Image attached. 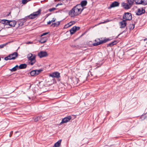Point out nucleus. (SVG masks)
Masks as SVG:
<instances>
[{"instance_id": "obj_1", "label": "nucleus", "mask_w": 147, "mask_h": 147, "mask_svg": "<svg viewBox=\"0 0 147 147\" xmlns=\"http://www.w3.org/2000/svg\"><path fill=\"white\" fill-rule=\"evenodd\" d=\"M83 9H81L80 4H77L69 11V15L71 17H74L80 14Z\"/></svg>"}, {"instance_id": "obj_2", "label": "nucleus", "mask_w": 147, "mask_h": 147, "mask_svg": "<svg viewBox=\"0 0 147 147\" xmlns=\"http://www.w3.org/2000/svg\"><path fill=\"white\" fill-rule=\"evenodd\" d=\"M41 11V9H39L38 11L34 12L29 16H26L25 18L21 20V21H23L24 22H25L28 20L33 19L36 18L38 17L40 15Z\"/></svg>"}, {"instance_id": "obj_3", "label": "nucleus", "mask_w": 147, "mask_h": 147, "mask_svg": "<svg viewBox=\"0 0 147 147\" xmlns=\"http://www.w3.org/2000/svg\"><path fill=\"white\" fill-rule=\"evenodd\" d=\"M27 58L29 61L28 63L30 65H33L36 62L35 56H33L31 53L27 55Z\"/></svg>"}, {"instance_id": "obj_4", "label": "nucleus", "mask_w": 147, "mask_h": 147, "mask_svg": "<svg viewBox=\"0 0 147 147\" xmlns=\"http://www.w3.org/2000/svg\"><path fill=\"white\" fill-rule=\"evenodd\" d=\"M109 38L104 39L103 40H100L99 38H97L95 40V42L93 43L94 46H96L100 45L101 44L104 43L110 40Z\"/></svg>"}, {"instance_id": "obj_5", "label": "nucleus", "mask_w": 147, "mask_h": 147, "mask_svg": "<svg viewBox=\"0 0 147 147\" xmlns=\"http://www.w3.org/2000/svg\"><path fill=\"white\" fill-rule=\"evenodd\" d=\"M132 18L131 14L129 12L125 13L123 16V18L125 21L130 20H131Z\"/></svg>"}, {"instance_id": "obj_6", "label": "nucleus", "mask_w": 147, "mask_h": 147, "mask_svg": "<svg viewBox=\"0 0 147 147\" xmlns=\"http://www.w3.org/2000/svg\"><path fill=\"white\" fill-rule=\"evenodd\" d=\"M42 69H40L39 70H35L31 71L30 72V75L32 76H35L40 74L42 71Z\"/></svg>"}, {"instance_id": "obj_7", "label": "nucleus", "mask_w": 147, "mask_h": 147, "mask_svg": "<svg viewBox=\"0 0 147 147\" xmlns=\"http://www.w3.org/2000/svg\"><path fill=\"white\" fill-rule=\"evenodd\" d=\"M71 119V116H68L66 117H65L62 119L61 122L60 124L62 123H65L69 122Z\"/></svg>"}, {"instance_id": "obj_8", "label": "nucleus", "mask_w": 147, "mask_h": 147, "mask_svg": "<svg viewBox=\"0 0 147 147\" xmlns=\"http://www.w3.org/2000/svg\"><path fill=\"white\" fill-rule=\"evenodd\" d=\"M49 76L53 78H59L60 77V74L57 72H55L50 74Z\"/></svg>"}, {"instance_id": "obj_9", "label": "nucleus", "mask_w": 147, "mask_h": 147, "mask_svg": "<svg viewBox=\"0 0 147 147\" xmlns=\"http://www.w3.org/2000/svg\"><path fill=\"white\" fill-rule=\"evenodd\" d=\"M38 55L40 58L47 57L48 56V54L45 51H41L38 53Z\"/></svg>"}, {"instance_id": "obj_10", "label": "nucleus", "mask_w": 147, "mask_h": 147, "mask_svg": "<svg viewBox=\"0 0 147 147\" xmlns=\"http://www.w3.org/2000/svg\"><path fill=\"white\" fill-rule=\"evenodd\" d=\"M80 28L79 27L74 26L70 30V34L71 35L74 34L77 30H79Z\"/></svg>"}, {"instance_id": "obj_11", "label": "nucleus", "mask_w": 147, "mask_h": 147, "mask_svg": "<svg viewBox=\"0 0 147 147\" xmlns=\"http://www.w3.org/2000/svg\"><path fill=\"white\" fill-rule=\"evenodd\" d=\"M119 24L120 26V28H123L126 26L127 25V22L126 21L123 20L122 21L119 22Z\"/></svg>"}, {"instance_id": "obj_12", "label": "nucleus", "mask_w": 147, "mask_h": 147, "mask_svg": "<svg viewBox=\"0 0 147 147\" xmlns=\"http://www.w3.org/2000/svg\"><path fill=\"white\" fill-rule=\"evenodd\" d=\"M145 9L143 8L138 9L136 14L138 15H140L145 13Z\"/></svg>"}, {"instance_id": "obj_13", "label": "nucleus", "mask_w": 147, "mask_h": 147, "mask_svg": "<svg viewBox=\"0 0 147 147\" xmlns=\"http://www.w3.org/2000/svg\"><path fill=\"white\" fill-rule=\"evenodd\" d=\"M119 5V3L117 1H114L110 5L109 9H111V8L118 6Z\"/></svg>"}, {"instance_id": "obj_14", "label": "nucleus", "mask_w": 147, "mask_h": 147, "mask_svg": "<svg viewBox=\"0 0 147 147\" xmlns=\"http://www.w3.org/2000/svg\"><path fill=\"white\" fill-rule=\"evenodd\" d=\"M121 5L124 8L126 9H129L131 7L128 4L124 2L122 3Z\"/></svg>"}, {"instance_id": "obj_15", "label": "nucleus", "mask_w": 147, "mask_h": 147, "mask_svg": "<svg viewBox=\"0 0 147 147\" xmlns=\"http://www.w3.org/2000/svg\"><path fill=\"white\" fill-rule=\"evenodd\" d=\"M87 3V2L86 0H83L82 1L81 3L80 4H79L81 6V9L83 8V7L85 6Z\"/></svg>"}, {"instance_id": "obj_16", "label": "nucleus", "mask_w": 147, "mask_h": 147, "mask_svg": "<svg viewBox=\"0 0 147 147\" xmlns=\"http://www.w3.org/2000/svg\"><path fill=\"white\" fill-rule=\"evenodd\" d=\"M16 23V22L15 20L9 21V25L11 27H14Z\"/></svg>"}, {"instance_id": "obj_17", "label": "nucleus", "mask_w": 147, "mask_h": 147, "mask_svg": "<svg viewBox=\"0 0 147 147\" xmlns=\"http://www.w3.org/2000/svg\"><path fill=\"white\" fill-rule=\"evenodd\" d=\"M47 40V37H42L40 40V42L41 43H43L46 42Z\"/></svg>"}, {"instance_id": "obj_18", "label": "nucleus", "mask_w": 147, "mask_h": 147, "mask_svg": "<svg viewBox=\"0 0 147 147\" xmlns=\"http://www.w3.org/2000/svg\"><path fill=\"white\" fill-rule=\"evenodd\" d=\"M9 20L3 19L1 20V23L6 25H9Z\"/></svg>"}, {"instance_id": "obj_19", "label": "nucleus", "mask_w": 147, "mask_h": 147, "mask_svg": "<svg viewBox=\"0 0 147 147\" xmlns=\"http://www.w3.org/2000/svg\"><path fill=\"white\" fill-rule=\"evenodd\" d=\"M4 59L7 61L8 60H11V59H15V58L12 57L11 54L9 55L6 57H5L4 58Z\"/></svg>"}, {"instance_id": "obj_20", "label": "nucleus", "mask_w": 147, "mask_h": 147, "mask_svg": "<svg viewBox=\"0 0 147 147\" xmlns=\"http://www.w3.org/2000/svg\"><path fill=\"white\" fill-rule=\"evenodd\" d=\"M117 43V42L115 40L114 41L108 44L107 45V47H111L114 45H116Z\"/></svg>"}, {"instance_id": "obj_21", "label": "nucleus", "mask_w": 147, "mask_h": 147, "mask_svg": "<svg viewBox=\"0 0 147 147\" xmlns=\"http://www.w3.org/2000/svg\"><path fill=\"white\" fill-rule=\"evenodd\" d=\"M61 140H59L55 143L54 145V147H59L61 145Z\"/></svg>"}, {"instance_id": "obj_22", "label": "nucleus", "mask_w": 147, "mask_h": 147, "mask_svg": "<svg viewBox=\"0 0 147 147\" xmlns=\"http://www.w3.org/2000/svg\"><path fill=\"white\" fill-rule=\"evenodd\" d=\"M27 66V65L26 64H20L19 66V68L20 69H22L25 68Z\"/></svg>"}, {"instance_id": "obj_23", "label": "nucleus", "mask_w": 147, "mask_h": 147, "mask_svg": "<svg viewBox=\"0 0 147 147\" xmlns=\"http://www.w3.org/2000/svg\"><path fill=\"white\" fill-rule=\"evenodd\" d=\"M128 4L131 7L134 2V0H127Z\"/></svg>"}, {"instance_id": "obj_24", "label": "nucleus", "mask_w": 147, "mask_h": 147, "mask_svg": "<svg viewBox=\"0 0 147 147\" xmlns=\"http://www.w3.org/2000/svg\"><path fill=\"white\" fill-rule=\"evenodd\" d=\"M134 24H131L129 25V28L130 30H132L134 29Z\"/></svg>"}, {"instance_id": "obj_25", "label": "nucleus", "mask_w": 147, "mask_h": 147, "mask_svg": "<svg viewBox=\"0 0 147 147\" xmlns=\"http://www.w3.org/2000/svg\"><path fill=\"white\" fill-rule=\"evenodd\" d=\"M134 1L136 4H142V0H135Z\"/></svg>"}, {"instance_id": "obj_26", "label": "nucleus", "mask_w": 147, "mask_h": 147, "mask_svg": "<svg viewBox=\"0 0 147 147\" xmlns=\"http://www.w3.org/2000/svg\"><path fill=\"white\" fill-rule=\"evenodd\" d=\"M74 22H70L68 23L65 26V27L66 28H68V27L70 26L73 25L74 24L73 23Z\"/></svg>"}, {"instance_id": "obj_27", "label": "nucleus", "mask_w": 147, "mask_h": 147, "mask_svg": "<svg viewBox=\"0 0 147 147\" xmlns=\"http://www.w3.org/2000/svg\"><path fill=\"white\" fill-rule=\"evenodd\" d=\"M11 55L12 57H14L15 59L18 56V54L17 52H14L13 53L11 54Z\"/></svg>"}, {"instance_id": "obj_28", "label": "nucleus", "mask_w": 147, "mask_h": 147, "mask_svg": "<svg viewBox=\"0 0 147 147\" xmlns=\"http://www.w3.org/2000/svg\"><path fill=\"white\" fill-rule=\"evenodd\" d=\"M113 20L111 19H107L104 22L100 23V24L105 23L107 22L111 21Z\"/></svg>"}, {"instance_id": "obj_29", "label": "nucleus", "mask_w": 147, "mask_h": 147, "mask_svg": "<svg viewBox=\"0 0 147 147\" xmlns=\"http://www.w3.org/2000/svg\"><path fill=\"white\" fill-rule=\"evenodd\" d=\"M142 5H147V0H142Z\"/></svg>"}, {"instance_id": "obj_30", "label": "nucleus", "mask_w": 147, "mask_h": 147, "mask_svg": "<svg viewBox=\"0 0 147 147\" xmlns=\"http://www.w3.org/2000/svg\"><path fill=\"white\" fill-rule=\"evenodd\" d=\"M60 22H57L56 23H53V24H54V26H58L60 24Z\"/></svg>"}, {"instance_id": "obj_31", "label": "nucleus", "mask_w": 147, "mask_h": 147, "mask_svg": "<svg viewBox=\"0 0 147 147\" xmlns=\"http://www.w3.org/2000/svg\"><path fill=\"white\" fill-rule=\"evenodd\" d=\"M29 1V0H22V3L24 4H26Z\"/></svg>"}, {"instance_id": "obj_32", "label": "nucleus", "mask_w": 147, "mask_h": 147, "mask_svg": "<svg viewBox=\"0 0 147 147\" xmlns=\"http://www.w3.org/2000/svg\"><path fill=\"white\" fill-rule=\"evenodd\" d=\"M10 71H16L17 69L15 67H14L12 69H10Z\"/></svg>"}, {"instance_id": "obj_33", "label": "nucleus", "mask_w": 147, "mask_h": 147, "mask_svg": "<svg viewBox=\"0 0 147 147\" xmlns=\"http://www.w3.org/2000/svg\"><path fill=\"white\" fill-rule=\"evenodd\" d=\"M56 8H50L49 9V11L50 12H51L52 11H54L56 9Z\"/></svg>"}, {"instance_id": "obj_34", "label": "nucleus", "mask_w": 147, "mask_h": 147, "mask_svg": "<svg viewBox=\"0 0 147 147\" xmlns=\"http://www.w3.org/2000/svg\"><path fill=\"white\" fill-rule=\"evenodd\" d=\"M20 22V23H19V25L20 26H22L23 24V23L24 22L23 21H21V20L20 21H19V22Z\"/></svg>"}, {"instance_id": "obj_35", "label": "nucleus", "mask_w": 147, "mask_h": 147, "mask_svg": "<svg viewBox=\"0 0 147 147\" xmlns=\"http://www.w3.org/2000/svg\"><path fill=\"white\" fill-rule=\"evenodd\" d=\"M49 32H45V33H43V34H41V36L47 35V34H49Z\"/></svg>"}, {"instance_id": "obj_36", "label": "nucleus", "mask_w": 147, "mask_h": 147, "mask_svg": "<svg viewBox=\"0 0 147 147\" xmlns=\"http://www.w3.org/2000/svg\"><path fill=\"white\" fill-rule=\"evenodd\" d=\"M56 20V18H53V19L51 21V22H54Z\"/></svg>"}, {"instance_id": "obj_37", "label": "nucleus", "mask_w": 147, "mask_h": 147, "mask_svg": "<svg viewBox=\"0 0 147 147\" xmlns=\"http://www.w3.org/2000/svg\"><path fill=\"white\" fill-rule=\"evenodd\" d=\"M38 120V117H36L34 119V121L36 122H37Z\"/></svg>"}, {"instance_id": "obj_38", "label": "nucleus", "mask_w": 147, "mask_h": 147, "mask_svg": "<svg viewBox=\"0 0 147 147\" xmlns=\"http://www.w3.org/2000/svg\"><path fill=\"white\" fill-rule=\"evenodd\" d=\"M62 5V3H59L57 4L56 5V7H57L58 5Z\"/></svg>"}, {"instance_id": "obj_39", "label": "nucleus", "mask_w": 147, "mask_h": 147, "mask_svg": "<svg viewBox=\"0 0 147 147\" xmlns=\"http://www.w3.org/2000/svg\"><path fill=\"white\" fill-rule=\"evenodd\" d=\"M4 46V45H0V48H2Z\"/></svg>"}, {"instance_id": "obj_40", "label": "nucleus", "mask_w": 147, "mask_h": 147, "mask_svg": "<svg viewBox=\"0 0 147 147\" xmlns=\"http://www.w3.org/2000/svg\"><path fill=\"white\" fill-rule=\"evenodd\" d=\"M51 21H49V22H47V24H51Z\"/></svg>"}, {"instance_id": "obj_41", "label": "nucleus", "mask_w": 147, "mask_h": 147, "mask_svg": "<svg viewBox=\"0 0 147 147\" xmlns=\"http://www.w3.org/2000/svg\"><path fill=\"white\" fill-rule=\"evenodd\" d=\"M16 67V68L17 69L18 68V67L19 68V66H18V65H16L15 67Z\"/></svg>"}, {"instance_id": "obj_42", "label": "nucleus", "mask_w": 147, "mask_h": 147, "mask_svg": "<svg viewBox=\"0 0 147 147\" xmlns=\"http://www.w3.org/2000/svg\"><path fill=\"white\" fill-rule=\"evenodd\" d=\"M54 26V24H53V23H52V24L51 25V26H52L53 27H55V26Z\"/></svg>"}, {"instance_id": "obj_43", "label": "nucleus", "mask_w": 147, "mask_h": 147, "mask_svg": "<svg viewBox=\"0 0 147 147\" xmlns=\"http://www.w3.org/2000/svg\"><path fill=\"white\" fill-rule=\"evenodd\" d=\"M32 42H27L26 43L27 44H31V43H32Z\"/></svg>"}, {"instance_id": "obj_44", "label": "nucleus", "mask_w": 147, "mask_h": 147, "mask_svg": "<svg viewBox=\"0 0 147 147\" xmlns=\"http://www.w3.org/2000/svg\"><path fill=\"white\" fill-rule=\"evenodd\" d=\"M10 12L8 14V15H7V16H9V14H10Z\"/></svg>"}, {"instance_id": "obj_45", "label": "nucleus", "mask_w": 147, "mask_h": 147, "mask_svg": "<svg viewBox=\"0 0 147 147\" xmlns=\"http://www.w3.org/2000/svg\"><path fill=\"white\" fill-rule=\"evenodd\" d=\"M13 133V131H11V132H10V133H11V134H12Z\"/></svg>"}, {"instance_id": "obj_46", "label": "nucleus", "mask_w": 147, "mask_h": 147, "mask_svg": "<svg viewBox=\"0 0 147 147\" xmlns=\"http://www.w3.org/2000/svg\"><path fill=\"white\" fill-rule=\"evenodd\" d=\"M10 134H11V133H10ZM9 136H10V137H11V135L10 134Z\"/></svg>"}, {"instance_id": "obj_47", "label": "nucleus", "mask_w": 147, "mask_h": 147, "mask_svg": "<svg viewBox=\"0 0 147 147\" xmlns=\"http://www.w3.org/2000/svg\"><path fill=\"white\" fill-rule=\"evenodd\" d=\"M146 39H146H146H144V40H146Z\"/></svg>"}, {"instance_id": "obj_48", "label": "nucleus", "mask_w": 147, "mask_h": 147, "mask_svg": "<svg viewBox=\"0 0 147 147\" xmlns=\"http://www.w3.org/2000/svg\"><path fill=\"white\" fill-rule=\"evenodd\" d=\"M1 58H0V61H1Z\"/></svg>"}]
</instances>
